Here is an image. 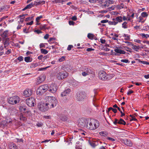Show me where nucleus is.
I'll use <instances>...</instances> for the list:
<instances>
[{
	"mask_svg": "<svg viewBox=\"0 0 149 149\" xmlns=\"http://www.w3.org/2000/svg\"><path fill=\"white\" fill-rule=\"evenodd\" d=\"M45 103L49 109L56 107L57 104L56 98L53 96H47L45 98Z\"/></svg>",
	"mask_w": 149,
	"mask_h": 149,
	"instance_id": "1",
	"label": "nucleus"
},
{
	"mask_svg": "<svg viewBox=\"0 0 149 149\" xmlns=\"http://www.w3.org/2000/svg\"><path fill=\"white\" fill-rule=\"evenodd\" d=\"M89 126L90 130H94L98 128L99 125V123L98 120L95 119H91V122L90 123Z\"/></svg>",
	"mask_w": 149,
	"mask_h": 149,
	"instance_id": "2",
	"label": "nucleus"
},
{
	"mask_svg": "<svg viewBox=\"0 0 149 149\" xmlns=\"http://www.w3.org/2000/svg\"><path fill=\"white\" fill-rule=\"evenodd\" d=\"M49 86L47 84H44L40 86L37 89V93L38 94L41 95L48 90Z\"/></svg>",
	"mask_w": 149,
	"mask_h": 149,
	"instance_id": "3",
	"label": "nucleus"
},
{
	"mask_svg": "<svg viewBox=\"0 0 149 149\" xmlns=\"http://www.w3.org/2000/svg\"><path fill=\"white\" fill-rule=\"evenodd\" d=\"M89 118H81L78 120V126L81 128H84L87 123L88 119Z\"/></svg>",
	"mask_w": 149,
	"mask_h": 149,
	"instance_id": "4",
	"label": "nucleus"
},
{
	"mask_svg": "<svg viewBox=\"0 0 149 149\" xmlns=\"http://www.w3.org/2000/svg\"><path fill=\"white\" fill-rule=\"evenodd\" d=\"M99 77L102 80H106L110 79L109 76L103 71H100L99 72Z\"/></svg>",
	"mask_w": 149,
	"mask_h": 149,
	"instance_id": "5",
	"label": "nucleus"
},
{
	"mask_svg": "<svg viewBox=\"0 0 149 149\" xmlns=\"http://www.w3.org/2000/svg\"><path fill=\"white\" fill-rule=\"evenodd\" d=\"M20 98L18 96H14L10 97L8 99L9 103L11 104L14 105L19 103Z\"/></svg>",
	"mask_w": 149,
	"mask_h": 149,
	"instance_id": "6",
	"label": "nucleus"
},
{
	"mask_svg": "<svg viewBox=\"0 0 149 149\" xmlns=\"http://www.w3.org/2000/svg\"><path fill=\"white\" fill-rule=\"evenodd\" d=\"M68 75V73L66 72L61 71L57 74L56 77L58 80H61L66 78Z\"/></svg>",
	"mask_w": 149,
	"mask_h": 149,
	"instance_id": "7",
	"label": "nucleus"
},
{
	"mask_svg": "<svg viewBox=\"0 0 149 149\" xmlns=\"http://www.w3.org/2000/svg\"><path fill=\"white\" fill-rule=\"evenodd\" d=\"M38 107L40 111L44 112L46 111L49 109L45 102L38 104Z\"/></svg>",
	"mask_w": 149,
	"mask_h": 149,
	"instance_id": "8",
	"label": "nucleus"
},
{
	"mask_svg": "<svg viewBox=\"0 0 149 149\" xmlns=\"http://www.w3.org/2000/svg\"><path fill=\"white\" fill-rule=\"evenodd\" d=\"M35 99L33 97H29L26 100V102L27 105L30 107H32L34 106Z\"/></svg>",
	"mask_w": 149,
	"mask_h": 149,
	"instance_id": "9",
	"label": "nucleus"
},
{
	"mask_svg": "<svg viewBox=\"0 0 149 149\" xmlns=\"http://www.w3.org/2000/svg\"><path fill=\"white\" fill-rule=\"evenodd\" d=\"M86 94L84 92L77 93L76 95V98L78 101L83 100L86 97Z\"/></svg>",
	"mask_w": 149,
	"mask_h": 149,
	"instance_id": "10",
	"label": "nucleus"
},
{
	"mask_svg": "<svg viewBox=\"0 0 149 149\" xmlns=\"http://www.w3.org/2000/svg\"><path fill=\"white\" fill-rule=\"evenodd\" d=\"M58 89L57 85L56 84H52L49 87L48 91L52 93H56Z\"/></svg>",
	"mask_w": 149,
	"mask_h": 149,
	"instance_id": "11",
	"label": "nucleus"
},
{
	"mask_svg": "<svg viewBox=\"0 0 149 149\" xmlns=\"http://www.w3.org/2000/svg\"><path fill=\"white\" fill-rule=\"evenodd\" d=\"M46 77L44 75L42 74L37 78L36 84H38L43 82L45 79Z\"/></svg>",
	"mask_w": 149,
	"mask_h": 149,
	"instance_id": "12",
	"label": "nucleus"
},
{
	"mask_svg": "<svg viewBox=\"0 0 149 149\" xmlns=\"http://www.w3.org/2000/svg\"><path fill=\"white\" fill-rule=\"evenodd\" d=\"M32 93L31 89H26L24 92V95L26 97H28L30 96Z\"/></svg>",
	"mask_w": 149,
	"mask_h": 149,
	"instance_id": "13",
	"label": "nucleus"
},
{
	"mask_svg": "<svg viewBox=\"0 0 149 149\" xmlns=\"http://www.w3.org/2000/svg\"><path fill=\"white\" fill-rule=\"evenodd\" d=\"M84 70L87 73L88 75L91 74H93V73L92 69L91 68L86 67L84 69Z\"/></svg>",
	"mask_w": 149,
	"mask_h": 149,
	"instance_id": "14",
	"label": "nucleus"
},
{
	"mask_svg": "<svg viewBox=\"0 0 149 149\" xmlns=\"http://www.w3.org/2000/svg\"><path fill=\"white\" fill-rule=\"evenodd\" d=\"M8 30H6L4 31L3 33L1 34V36L3 39H4L5 38H6L8 37Z\"/></svg>",
	"mask_w": 149,
	"mask_h": 149,
	"instance_id": "15",
	"label": "nucleus"
},
{
	"mask_svg": "<svg viewBox=\"0 0 149 149\" xmlns=\"http://www.w3.org/2000/svg\"><path fill=\"white\" fill-rule=\"evenodd\" d=\"M3 40L4 41L3 43L4 47L6 48L9 45V38H7Z\"/></svg>",
	"mask_w": 149,
	"mask_h": 149,
	"instance_id": "16",
	"label": "nucleus"
},
{
	"mask_svg": "<svg viewBox=\"0 0 149 149\" xmlns=\"http://www.w3.org/2000/svg\"><path fill=\"white\" fill-rule=\"evenodd\" d=\"M70 91V89L68 88L62 92L61 94V97L65 96L66 95H67L69 94Z\"/></svg>",
	"mask_w": 149,
	"mask_h": 149,
	"instance_id": "17",
	"label": "nucleus"
},
{
	"mask_svg": "<svg viewBox=\"0 0 149 149\" xmlns=\"http://www.w3.org/2000/svg\"><path fill=\"white\" fill-rule=\"evenodd\" d=\"M8 147L9 149H18L15 144L13 143H10L9 144Z\"/></svg>",
	"mask_w": 149,
	"mask_h": 149,
	"instance_id": "18",
	"label": "nucleus"
},
{
	"mask_svg": "<svg viewBox=\"0 0 149 149\" xmlns=\"http://www.w3.org/2000/svg\"><path fill=\"white\" fill-rule=\"evenodd\" d=\"M114 51L117 53L120 54H124L125 53V52L124 50L118 49L117 48L115 49Z\"/></svg>",
	"mask_w": 149,
	"mask_h": 149,
	"instance_id": "19",
	"label": "nucleus"
},
{
	"mask_svg": "<svg viewBox=\"0 0 149 149\" xmlns=\"http://www.w3.org/2000/svg\"><path fill=\"white\" fill-rule=\"evenodd\" d=\"M19 119L21 120L25 121L27 119V118L26 117L25 115L24 114H23L22 113H21L19 114Z\"/></svg>",
	"mask_w": 149,
	"mask_h": 149,
	"instance_id": "20",
	"label": "nucleus"
},
{
	"mask_svg": "<svg viewBox=\"0 0 149 149\" xmlns=\"http://www.w3.org/2000/svg\"><path fill=\"white\" fill-rule=\"evenodd\" d=\"M34 6V4L32 3H31L27 5L22 10L24 11L27 9H30L32 7Z\"/></svg>",
	"mask_w": 149,
	"mask_h": 149,
	"instance_id": "21",
	"label": "nucleus"
},
{
	"mask_svg": "<svg viewBox=\"0 0 149 149\" xmlns=\"http://www.w3.org/2000/svg\"><path fill=\"white\" fill-rule=\"evenodd\" d=\"M113 20H115L117 21L116 22H118H118H122L123 21L122 17L121 16H119L117 17H116V18L115 19H113Z\"/></svg>",
	"mask_w": 149,
	"mask_h": 149,
	"instance_id": "22",
	"label": "nucleus"
},
{
	"mask_svg": "<svg viewBox=\"0 0 149 149\" xmlns=\"http://www.w3.org/2000/svg\"><path fill=\"white\" fill-rule=\"evenodd\" d=\"M131 45L132 46V48L134 49L135 51H137V50L139 49V46H137L132 44L131 42Z\"/></svg>",
	"mask_w": 149,
	"mask_h": 149,
	"instance_id": "23",
	"label": "nucleus"
},
{
	"mask_svg": "<svg viewBox=\"0 0 149 149\" xmlns=\"http://www.w3.org/2000/svg\"><path fill=\"white\" fill-rule=\"evenodd\" d=\"M94 36L93 34L88 33L87 35L88 38L90 40H92L93 39Z\"/></svg>",
	"mask_w": 149,
	"mask_h": 149,
	"instance_id": "24",
	"label": "nucleus"
},
{
	"mask_svg": "<svg viewBox=\"0 0 149 149\" xmlns=\"http://www.w3.org/2000/svg\"><path fill=\"white\" fill-rule=\"evenodd\" d=\"M99 134L102 136H106L107 135L108 133L105 131H101L99 132Z\"/></svg>",
	"mask_w": 149,
	"mask_h": 149,
	"instance_id": "25",
	"label": "nucleus"
},
{
	"mask_svg": "<svg viewBox=\"0 0 149 149\" xmlns=\"http://www.w3.org/2000/svg\"><path fill=\"white\" fill-rule=\"evenodd\" d=\"M124 143L128 146H130V141L127 139L124 140Z\"/></svg>",
	"mask_w": 149,
	"mask_h": 149,
	"instance_id": "26",
	"label": "nucleus"
},
{
	"mask_svg": "<svg viewBox=\"0 0 149 149\" xmlns=\"http://www.w3.org/2000/svg\"><path fill=\"white\" fill-rule=\"evenodd\" d=\"M91 119L89 118L88 119V121L87 122V123H86V125L85 126V128H87L88 129L90 130V128H89V126L90 125V123L91 122Z\"/></svg>",
	"mask_w": 149,
	"mask_h": 149,
	"instance_id": "27",
	"label": "nucleus"
},
{
	"mask_svg": "<svg viewBox=\"0 0 149 149\" xmlns=\"http://www.w3.org/2000/svg\"><path fill=\"white\" fill-rule=\"evenodd\" d=\"M117 8L118 9H120L124 7V6L123 3H122L120 4L117 5L116 6Z\"/></svg>",
	"mask_w": 149,
	"mask_h": 149,
	"instance_id": "28",
	"label": "nucleus"
},
{
	"mask_svg": "<svg viewBox=\"0 0 149 149\" xmlns=\"http://www.w3.org/2000/svg\"><path fill=\"white\" fill-rule=\"evenodd\" d=\"M118 123L120 124L125 125L126 124V122L123 119L120 118V120L118 122Z\"/></svg>",
	"mask_w": 149,
	"mask_h": 149,
	"instance_id": "29",
	"label": "nucleus"
},
{
	"mask_svg": "<svg viewBox=\"0 0 149 149\" xmlns=\"http://www.w3.org/2000/svg\"><path fill=\"white\" fill-rule=\"evenodd\" d=\"M46 26H47L46 24L41 25L40 26L39 28H40V29L41 30H42V29L45 30L46 29H47Z\"/></svg>",
	"mask_w": 149,
	"mask_h": 149,
	"instance_id": "30",
	"label": "nucleus"
},
{
	"mask_svg": "<svg viewBox=\"0 0 149 149\" xmlns=\"http://www.w3.org/2000/svg\"><path fill=\"white\" fill-rule=\"evenodd\" d=\"M108 23L109 25H115L118 23V22H116L115 21H108Z\"/></svg>",
	"mask_w": 149,
	"mask_h": 149,
	"instance_id": "31",
	"label": "nucleus"
},
{
	"mask_svg": "<svg viewBox=\"0 0 149 149\" xmlns=\"http://www.w3.org/2000/svg\"><path fill=\"white\" fill-rule=\"evenodd\" d=\"M31 58L29 56L26 57L24 58V61L26 62H29L31 61H30Z\"/></svg>",
	"mask_w": 149,
	"mask_h": 149,
	"instance_id": "32",
	"label": "nucleus"
},
{
	"mask_svg": "<svg viewBox=\"0 0 149 149\" xmlns=\"http://www.w3.org/2000/svg\"><path fill=\"white\" fill-rule=\"evenodd\" d=\"M40 51L41 53L44 54H46L48 53V51L45 49H41Z\"/></svg>",
	"mask_w": 149,
	"mask_h": 149,
	"instance_id": "33",
	"label": "nucleus"
},
{
	"mask_svg": "<svg viewBox=\"0 0 149 149\" xmlns=\"http://www.w3.org/2000/svg\"><path fill=\"white\" fill-rule=\"evenodd\" d=\"M19 109L21 111H25L26 110V108L24 106H22L19 107Z\"/></svg>",
	"mask_w": 149,
	"mask_h": 149,
	"instance_id": "34",
	"label": "nucleus"
},
{
	"mask_svg": "<svg viewBox=\"0 0 149 149\" xmlns=\"http://www.w3.org/2000/svg\"><path fill=\"white\" fill-rule=\"evenodd\" d=\"M33 17H29L26 18L25 19V21L26 22H29L33 19Z\"/></svg>",
	"mask_w": 149,
	"mask_h": 149,
	"instance_id": "35",
	"label": "nucleus"
},
{
	"mask_svg": "<svg viewBox=\"0 0 149 149\" xmlns=\"http://www.w3.org/2000/svg\"><path fill=\"white\" fill-rule=\"evenodd\" d=\"M123 36L125 37V40H128L130 38V36L128 34H124Z\"/></svg>",
	"mask_w": 149,
	"mask_h": 149,
	"instance_id": "36",
	"label": "nucleus"
},
{
	"mask_svg": "<svg viewBox=\"0 0 149 149\" xmlns=\"http://www.w3.org/2000/svg\"><path fill=\"white\" fill-rule=\"evenodd\" d=\"M105 4L103 5V7H106L107 6L108 7L109 6V4L107 2V0H106L104 3Z\"/></svg>",
	"mask_w": 149,
	"mask_h": 149,
	"instance_id": "37",
	"label": "nucleus"
},
{
	"mask_svg": "<svg viewBox=\"0 0 149 149\" xmlns=\"http://www.w3.org/2000/svg\"><path fill=\"white\" fill-rule=\"evenodd\" d=\"M148 16L147 13L145 12H143L142 13L141 16L143 17H145Z\"/></svg>",
	"mask_w": 149,
	"mask_h": 149,
	"instance_id": "38",
	"label": "nucleus"
},
{
	"mask_svg": "<svg viewBox=\"0 0 149 149\" xmlns=\"http://www.w3.org/2000/svg\"><path fill=\"white\" fill-rule=\"evenodd\" d=\"M6 6H3L2 7H1V9L2 11H4L6 10Z\"/></svg>",
	"mask_w": 149,
	"mask_h": 149,
	"instance_id": "39",
	"label": "nucleus"
},
{
	"mask_svg": "<svg viewBox=\"0 0 149 149\" xmlns=\"http://www.w3.org/2000/svg\"><path fill=\"white\" fill-rule=\"evenodd\" d=\"M28 15L27 14H22L20 15L17 16V18H24L25 17L24 16L26 15Z\"/></svg>",
	"mask_w": 149,
	"mask_h": 149,
	"instance_id": "40",
	"label": "nucleus"
},
{
	"mask_svg": "<svg viewBox=\"0 0 149 149\" xmlns=\"http://www.w3.org/2000/svg\"><path fill=\"white\" fill-rule=\"evenodd\" d=\"M127 23L126 22H123L122 24V27L125 29L127 28Z\"/></svg>",
	"mask_w": 149,
	"mask_h": 149,
	"instance_id": "41",
	"label": "nucleus"
},
{
	"mask_svg": "<svg viewBox=\"0 0 149 149\" xmlns=\"http://www.w3.org/2000/svg\"><path fill=\"white\" fill-rule=\"evenodd\" d=\"M37 1L38 2V3L40 4H43L45 3V1H40V0H37Z\"/></svg>",
	"mask_w": 149,
	"mask_h": 149,
	"instance_id": "42",
	"label": "nucleus"
},
{
	"mask_svg": "<svg viewBox=\"0 0 149 149\" xmlns=\"http://www.w3.org/2000/svg\"><path fill=\"white\" fill-rule=\"evenodd\" d=\"M64 116L63 117V116H60V117L61 118V119L63 121H65V120H66V117L65 116Z\"/></svg>",
	"mask_w": 149,
	"mask_h": 149,
	"instance_id": "43",
	"label": "nucleus"
},
{
	"mask_svg": "<svg viewBox=\"0 0 149 149\" xmlns=\"http://www.w3.org/2000/svg\"><path fill=\"white\" fill-rule=\"evenodd\" d=\"M139 22H141L142 23H143L144 22V20H143V17H142L141 16H140L139 18Z\"/></svg>",
	"mask_w": 149,
	"mask_h": 149,
	"instance_id": "44",
	"label": "nucleus"
},
{
	"mask_svg": "<svg viewBox=\"0 0 149 149\" xmlns=\"http://www.w3.org/2000/svg\"><path fill=\"white\" fill-rule=\"evenodd\" d=\"M130 20V17H126L124 16L123 17H122V20Z\"/></svg>",
	"mask_w": 149,
	"mask_h": 149,
	"instance_id": "45",
	"label": "nucleus"
},
{
	"mask_svg": "<svg viewBox=\"0 0 149 149\" xmlns=\"http://www.w3.org/2000/svg\"><path fill=\"white\" fill-rule=\"evenodd\" d=\"M118 109L120 111V113H121V117H122L123 116H124L125 115V113H123L122 111L120 110V108H118Z\"/></svg>",
	"mask_w": 149,
	"mask_h": 149,
	"instance_id": "46",
	"label": "nucleus"
},
{
	"mask_svg": "<svg viewBox=\"0 0 149 149\" xmlns=\"http://www.w3.org/2000/svg\"><path fill=\"white\" fill-rule=\"evenodd\" d=\"M42 18V15H40V16L36 18V21L37 22H38L39 21V20Z\"/></svg>",
	"mask_w": 149,
	"mask_h": 149,
	"instance_id": "47",
	"label": "nucleus"
},
{
	"mask_svg": "<svg viewBox=\"0 0 149 149\" xmlns=\"http://www.w3.org/2000/svg\"><path fill=\"white\" fill-rule=\"evenodd\" d=\"M133 120L137 121V120L135 118L134 116H133L131 115V121Z\"/></svg>",
	"mask_w": 149,
	"mask_h": 149,
	"instance_id": "48",
	"label": "nucleus"
},
{
	"mask_svg": "<svg viewBox=\"0 0 149 149\" xmlns=\"http://www.w3.org/2000/svg\"><path fill=\"white\" fill-rule=\"evenodd\" d=\"M24 18H20L19 21H18V24H22L24 21Z\"/></svg>",
	"mask_w": 149,
	"mask_h": 149,
	"instance_id": "49",
	"label": "nucleus"
},
{
	"mask_svg": "<svg viewBox=\"0 0 149 149\" xmlns=\"http://www.w3.org/2000/svg\"><path fill=\"white\" fill-rule=\"evenodd\" d=\"M34 32L36 33L37 34H39L42 33V32L39 29L36 30L34 31Z\"/></svg>",
	"mask_w": 149,
	"mask_h": 149,
	"instance_id": "50",
	"label": "nucleus"
},
{
	"mask_svg": "<svg viewBox=\"0 0 149 149\" xmlns=\"http://www.w3.org/2000/svg\"><path fill=\"white\" fill-rule=\"evenodd\" d=\"M107 2L109 4H112L114 3V1L113 0H107Z\"/></svg>",
	"mask_w": 149,
	"mask_h": 149,
	"instance_id": "51",
	"label": "nucleus"
},
{
	"mask_svg": "<svg viewBox=\"0 0 149 149\" xmlns=\"http://www.w3.org/2000/svg\"><path fill=\"white\" fill-rule=\"evenodd\" d=\"M73 47V46L72 45H69L68 46L67 49L68 50L70 51L71 49Z\"/></svg>",
	"mask_w": 149,
	"mask_h": 149,
	"instance_id": "52",
	"label": "nucleus"
},
{
	"mask_svg": "<svg viewBox=\"0 0 149 149\" xmlns=\"http://www.w3.org/2000/svg\"><path fill=\"white\" fill-rule=\"evenodd\" d=\"M65 56H63L60 58L59 60L60 62H62L65 60Z\"/></svg>",
	"mask_w": 149,
	"mask_h": 149,
	"instance_id": "53",
	"label": "nucleus"
},
{
	"mask_svg": "<svg viewBox=\"0 0 149 149\" xmlns=\"http://www.w3.org/2000/svg\"><path fill=\"white\" fill-rule=\"evenodd\" d=\"M96 2H97L100 4H102L104 2L103 0H95Z\"/></svg>",
	"mask_w": 149,
	"mask_h": 149,
	"instance_id": "54",
	"label": "nucleus"
},
{
	"mask_svg": "<svg viewBox=\"0 0 149 149\" xmlns=\"http://www.w3.org/2000/svg\"><path fill=\"white\" fill-rule=\"evenodd\" d=\"M45 43H41L40 44V48H45Z\"/></svg>",
	"mask_w": 149,
	"mask_h": 149,
	"instance_id": "55",
	"label": "nucleus"
},
{
	"mask_svg": "<svg viewBox=\"0 0 149 149\" xmlns=\"http://www.w3.org/2000/svg\"><path fill=\"white\" fill-rule=\"evenodd\" d=\"M81 74L83 76L85 77L87 75H88L87 73H86L83 70V72L81 73Z\"/></svg>",
	"mask_w": 149,
	"mask_h": 149,
	"instance_id": "56",
	"label": "nucleus"
},
{
	"mask_svg": "<svg viewBox=\"0 0 149 149\" xmlns=\"http://www.w3.org/2000/svg\"><path fill=\"white\" fill-rule=\"evenodd\" d=\"M15 141H16L17 142H20L22 141L23 140L22 139H19L16 138L15 139Z\"/></svg>",
	"mask_w": 149,
	"mask_h": 149,
	"instance_id": "57",
	"label": "nucleus"
},
{
	"mask_svg": "<svg viewBox=\"0 0 149 149\" xmlns=\"http://www.w3.org/2000/svg\"><path fill=\"white\" fill-rule=\"evenodd\" d=\"M121 61L123 63H127L129 62V61L127 59H122L121 60Z\"/></svg>",
	"mask_w": 149,
	"mask_h": 149,
	"instance_id": "58",
	"label": "nucleus"
},
{
	"mask_svg": "<svg viewBox=\"0 0 149 149\" xmlns=\"http://www.w3.org/2000/svg\"><path fill=\"white\" fill-rule=\"evenodd\" d=\"M43 118H44L47 119H51V117L50 116H43Z\"/></svg>",
	"mask_w": 149,
	"mask_h": 149,
	"instance_id": "59",
	"label": "nucleus"
},
{
	"mask_svg": "<svg viewBox=\"0 0 149 149\" xmlns=\"http://www.w3.org/2000/svg\"><path fill=\"white\" fill-rule=\"evenodd\" d=\"M74 24V22L70 20L69 22V24L70 25H73Z\"/></svg>",
	"mask_w": 149,
	"mask_h": 149,
	"instance_id": "60",
	"label": "nucleus"
},
{
	"mask_svg": "<svg viewBox=\"0 0 149 149\" xmlns=\"http://www.w3.org/2000/svg\"><path fill=\"white\" fill-rule=\"evenodd\" d=\"M94 49H92V48H88L86 49V51H88V52H90V51H94Z\"/></svg>",
	"mask_w": 149,
	"mask_h": 149,
	"instance_id": "61",
	"label": "nucleus"
},
{
	"mask_svg": "<svg viewBox=\"0 0 149 149\" xmlns=\"http://www.w3.org/2000/svg\"><path fill=\"white\" fill-rule=\"evenodd\" d=\"M108 22V20H101L100 22L101 23H104L107 22Z\"/></svg>",
	"mask_w": 149,
	"mask_h": 149,
	"instance_id": "62",
	"label": "nucleus"
},
{
	"mask_svg": "<svg viewBox=\"0 0 149 149\" xmlns=\"http://www.w3.org/2000/svg\"><path fill=\"white\" fill-rule=\"evenodd\" d=\"M17 59L20 61H21L23 60V57L22 56H20L17 58Z\"/></svg>",
	"mask_w": 149,
	"mask_h": 149,
	"instance_id": "63",
	"label": "nucleus"
},
{
	"mask_svg": "<svg viewBox=\"0 0 149 149\" xmlns=\"http://www.w3.org/2000/svg\"><path fill=\"white\" fill-rule=\"evenodd\" d=\"M33 21H31L30 22L27 23L26 24V25H31L33 24Z\"/></svg>",
	"mask_w": 149,
	"mask_h": 149,
	"instance_id": "64",
	"label": "nucleus"
}]
</instances>
